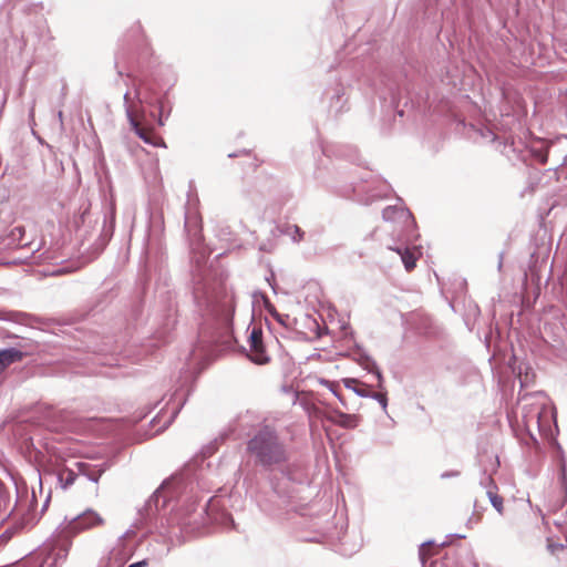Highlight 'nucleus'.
Returning <instances> with one entry per match:
<instances>
[{
    "label": "nucleus",
    "mask_w": 567,
    "mask_h": 567,
    "mask_svg": "<svg viewBox=\"0 0 567 567\" xmlns=\"http://www.w3.org/2000/svg\"><path fill=\"white\" fill-rule=\"evenodd\" d=\"M146 565H147L146 560H141V561L131 564L128 567H145Z\"/></svg>",
    "instance_id": "nucleus-32"
},
{
    "label": "nucleus",
    "mask_w": 567,
    "mask_h": 567,
    "mask_svg": "<svg viewBox=\"0 0 567 567\" xmlns=\"http://www.w3.org/2000/svg\"><path fill=\"white\" fill-rule=\"evenodd\" d=\"M369 398H372V399L377 400L380 403V405L382 406V409L384 411L386 410L388 398H386L385 393H378V392H371L370 391V396Z\"/></svg>",
    "instance_id": "nucleus-24"
},
{
    "label": "nucleus",
    "mask_w": 567,
    "mask_h": 567,
    "mask_svg": "<svg viewBox=\"0 0 567 567\" xmlns=\"http://www.w3.org/2000/svg\"><path fill=\"white\" fill-rule=\"evenodd\" d=\"M481 484L483 486H485L487 488L486 491V495L488 496L489 498V502L492 504V506L499 513V514H503V509H504V506H503V498L494 492V489L496 488L492 477L489 475H486L484 473V476L483 478L481 480Z\"/></svg>",
    "instance_id": "nucleus-9"
},
{
    "label": "nucleus",
    "mask_w": 567,
    "mask_h": 567,
    "mask_svg": "<svg viewBox=\"0 0 567 567\" xmlns=\"http://www.w3.org/2000/svg\"><path fill=\"white\" fill-rule=\"evenodd\" d=\"M186 398L182 392L176 391L169 399L168 404H172V414L166 425L169 424L176 415L179 413L181 409L185 404Z\"/></svg>",
    "instance_id": "nucleus-14"
},
{
    "label": "nucleus",
    "mask_w": 567,
    "mask_h": 567,
    "mask_svg": "<svg viewBox=\"0 0 567 567\" xmlns=\"http://www.w3.org/2000/svg\"><path fill=\"white\" fill-rule=\"evenodd\" d=\"M347 100L344 99V90L341 85H337L333 94L330 96V112L338 114L344 110Z\"/></svg>",
    "instance_id": "nucleus-12"
},
{
    "label": "nucleus",
    "mask_w": 567,
    "mask_h": 567,
    "mask_svg": "<svg viewBox=\"0 0 567 567\" xmlns=\"http://www.w3.org/2000/svg\"><path fill=\"white\" fill-rule=\"evenodd\" d=\"M519 408L525 427L529 431L533 427L540 429V419L546 411V395L536 391L533 393H518Z\"/></svg>",
    "instance_id": "nucleus-4"
},
{
    "label": "nucleus",
    "mask_w": 567,
    "mask_h": 567,
    "mask_svg": "<svg viewBox=\"0 0 567 567\" xmlns=\"http://www.w3.org/2000/svg\"><path fill=\"white\" fill-rule=\"evenodd\" d=\"M390 189H391L390 185L386 184L385 182H382L380 184V186H379V190L378 192H371L369 194L368 198L364 200V204L368 205V204H371L375 199H379V198L388 196Z\"/></svg>",
    "instance_id": "nucleus-19"
},
{
    "label": "nucleus",
    "mask_w": 567,
    "mask_h": 567,
    "mask_svg": "<svg viewBox=\"0 0 567 567\" xmlns=\"http://www.w3.org/2000/svg\"><path fill=\"white\" fill-rule=\"evenodd\" d=\"M382 217L385 221L399 225V237H409V233L415 224L411 212L408 208L398 205L385 207L382 212Z\"/></svg>",
    "instance_id": "nucleus-6"
},
{
    "label": "nucleus",
    "mask_w": 567,
    "mask_h": 567,
    "mask_svg": "<svg viewBox=\"0 0 567 567\" xmlns=\"http://www.w3.org/2000/svg\"><path fill=\"white\" fill-rule=\"evenodd\" d=\"M390 249L394 250L401 258L405 269L411 271L415 267V262L417 259L415 248L410 249L406 247H390Z\"/></svg>",
    "instance_id": "nucleus-11"
},
{
    "label": "nucleus",
    "mask_w": 567,
    "mask_h": 567,
    "mask_svg": "<svg viewBox=\"0 0 567 567\" xmlns=\"http://www.w3.org/2000/svg\"><path fill=\"white\" fill-rule=\"evenodd\" d=\"M10 502V494L4 484L0 481V506L7 508Z\"/></svg>",
    "instance_id": "nucleus-22"
},
{
    "label": "nucleus",
    "mask_w": 567,
    "mask_h": 567,
    "mask_svg": "<svg viewBox=\"0 0 567 567\" xmlns=\"http://www.w3.org/2000/svg\"><path fill=\"white\" fill-rule=\"evenodd\" d=\"M288 236L291 237V239L295 241V243H299L300 240H302L303 238V235L305 233L301 230V228L297 225H290V226H287L286 228V231H285Z\"/></svg>",
    "instance_id": "nucleus-20"
},
{
    "label": "nucleus",
    "mask_w": 567,
    "mask_h": 567,
    "mask_svg": "<svg viewBox=\"0 0 567 567\" xmlns=\"http://www.w3.org/2000/svg\"><path fill=\"white\" fill-rule=\"evenodd\" d=\"M457 476H460V472H458V471H455V470H453V471H446V472H443V473L440 475V477H441L442 480L453 478V477H457Z\"/></svg>",
    "instance_id": "nucleus-28"
},
{
    "label": "nucleus",
    "mask_w": 567,
    "mask_h": 567,
    "mask_svg": "<svg viewBox=\"0 0 567 567\" xmlns=\"http://www.w3.org/2000/svg\"><path fill=\"white\" fill-rule=\"evenodd\" d=\"M482 138L488 143H492L496 138V134L488 127H482L477 131Z\"/></svg>",
    "instance_id": "nucleus-23"
},
{
    "label": "nucleus",
    "mask_w": 567,
    "mask_h": 567,
    "mask_svg": "<svg viewBox=\"0 0 567 567\" xmlns=\"http://www.w3.org/2000/svg\"><path fill=\"white\" fill-rule=\"evenodd\" d=\"M333 422L344 429H354L358 425L359 419L354 414L337 411Z\"/></svg>",
    "instance_id": "nucleus-13"
},
{
    "label": "nucleus",
    "mask_w": 567,
    "mask_h": 567,
    "mask_svg": "<svg viewBox=\"0 0 567 567\" xmlns=\"http://www.w3.org/2000/svg\"><path fill=\"white\" fill-rule=\"evenodd\" d=\"M103 524L104 519L102 516L95 511L89 508L69 520L65 519L62 527V533L65 535H75Z\"/></svg>",
    "instance_id": "nucleus-5"
},
{
    "label": "nucleus",
    "mask_w": 567,
    "mask_h": 567,
    "mask_svg": "<svg viewBox=\"0 0 567 567\" xmlns=\"http://www.w3.org/2000/svg\"><path fill=\"white\" fill-rule=\"evenodd\" d=\"M321 383L324 384L326 386H328L329 390L341 401L340 394L337 390L338 385L336 383L328 381V380H322Z\"/></svg>",
    "instance_id": "nucleus-26"
},
{
    "label": "nucleus",
    "mask_w": 567,
    "mask_h": 567,
    "mask_svg": "<svg viewBox=\"0 0 567 567\" xmlns=\"http://www.w3.org/2000/svg\"><path fill=\"white\" fill-rule=\"evenodd\" d=\"M127 120L135 132V134L143 140L146 144L159 147H165V142L163 138L155 136L152 132L142 127L137 120L135 118L133 112L127 107Z\"/></svg>",
    "instance_id": "nucleus-8"
},
{
    "label": "nucleus",
    "mask_w": 567,
    "mask_h": 567,
    "mask_svg": "<svg viewBox=\"0 0 567 567\" xmlns=\"http://www.w3.org/2000/svg\"><path fill=\"white\" fill-rule=\"evenodd\" d=\"M169 485V482H164L138 511L141 526L150 532L156 530L171 539L199 533L204 524L205 507L198 512L194 504H189L185 508L172 509L167 515L166 506L173 495Z\"/></svg>",
    "instance_id": "nucleus-1"
},
{
    "label": "nucleus",
    "mask_w": 567,
    "mask_h": 567,
    "mask_svg": "<svg viewBox=\"0 0 567 567\" xmlns=\"http://www.w3.org/2000/svg\"><path fill=\"white\" fill-rule=\"evenodd\" d=\"M503 266V261H502V255L499 256V261H498V269H501Z\"/></svg>",
    "instance_id": "nucleus-39"
},
{
    "label": "nucleus",
    "mask_w": 567,
    "mask_h": 567,
    "mask_svg": "<svg viewBox=\"0 0 567 567\" xmlns=\"http://www.w3.org/2000/svg\"><path fill=\"white\" fill-rule=\"evenodd\" d=\"M220 522L225 526V528H234L235 527L233 517L227 513L220 514Z\"/></svg>",
    "instance_id": "nucleus-25"
},
{
    "label": "nucleus",
    "mask_w": 567,
    "mask_h": 567,
    "mask_svg": "<svg viewBox=\"0 0 567 567\" xmlns=\"http://www.w3.org/2000/svg\"><path fill=\"white\" fill-rule=\"evenodd\" d=\"M518 378H519V382H520V388H525V386L528 385V383L532 380L533 375L529 377V373L526 372L525 375L523 377L522 375V371L519 370Z\"/></svg>",
    "instance_id": "nucleus-27"
},
{
    "label": "nucleus",
    "mask_w": 567,
    "mask_h": 567,
    "mask_svg": "<svg viewBox=\"0 0 567 567\" xmlns=\"http://www.w3.org/2000/svg\"><path fill=\"white\" fill-rule=\"evenodd\" d=\"M249 353L248 358L256 364H266L269 362L270 358L266 352L264 341H262V331L258 327H252L249 338Z\"/></svg>",
    "instance_id": "nucleus-7"
},
{
    "label": "nucleus",
    "mask_w": 567,
    "mask_h": 567,
    "mask_svg": "<svg viewBox=\"0 0 567 567\" xmlns=\"http://www.w3.org/2000/svg\"><path fill=\"white\" fill-rule=\"evenodd\" d=\"M123 100H124L125 112L127 113V107L132 111L131 106L128 105L130 92L124 93Z\"/></svg>",
    "instance_id": "nucleus-30"
},
{
    "label": "nucleus",
    "mask_w": 567,
    "mask_h": 567,
    "mask_svg": "<svg viewBox=\"0 0 567 567\" xmlns=\"http://www.w3.org/2000/svg\"><path fill=\"white\" fill-rule=\"evenodd\" d=\"M189 218H190V217H189V213L187 212V213H186V216H185V219H186V220H185V224H186V225L188 224Z\"/></svg>",
    "instance_id": "nucleus-37"
},
{
    "label": "nucleus",
    "mask_w": 567,
    "mask_h": 567,
    "mask_svg": "<svg viewBox=\"0 0 567 567\" xmlns=\"http://www.w3.org/2000/svg\"><path fill=\"white\" fill-rule=\"evenodd\" d=\"M76 477L78 474L75 472L65 468L58 474V482L63 489H66L74 484Z\"/></svg>",
    "instance_id": "nucleus-17"
},
{
    "label": "nucleus",
    "mask_w": 567,
    "mask_h": 567,
    "mask_svg": "<svg viewBox=\"0 0 567 567\" xmlns=\"http://www.w3.org/2000/svg\"><path fill=\"white\" fill-rule=\"evenodd\" d=\"M363 368L369 372L377 377L378 379V385L381 386V383L383 381L381 371L379 370L377 363L374 360H372L370 357H364V361L361 363Z\"/></svg>",
    "instance_id": "nucleus-18"
},
{
    "label": "nucleus",
    "mask_w": 567,
    "mask_h": 567,
    "mask_svg": "<svg viewBox=\"0 0 567 567\" xmlns=\"http://www.w3.org/2000/svg\"><path fill=\"white\" fill-rule=\"evenodd\" d=\"M431 544H432V542H427V543H424V544L421 545L419 554H420V558H421L422 561L425 560L426 555H427L426 554V546H429Z\"/></svg>",
    "instance_id": "nucleus-29"
},
{
    "label": "nucleus",
    "mask_w": 567,
    "mask_h": 567,
    "mask_svg": "<svg viewBox=\"0 0 567 567\" xmlns=\"http://www.w3.org/2000/svg\"><path fill=\"white\" fill-rule=\"evenodd\" d=\"M175 82H176V79L173 76V78L169 80V82H168L167 91H168L172 86H174Z\"/></svg>",
    "instance_id": "nucleus-34"
},
{
    "label": "nucleus",
    "mask_w": 567,
    "mask_h": 567,
    "mask_svg": "<svg viewBox=\"0 0 567 567\" xmlns=\"http://www.w3.org/2000/svg\"><path fill=\"white\" fill-rule=\"evenodd\" d=\"M16 231H18L20 235L23 233V228L22 227H16L12 231V235L16 234Z\"/></svg>",
    "instance_id": "nucleus-35"
},
{
    "label": "nucleus",
    "mask_w": 567,
    "mask_h": 567,
    "mask_svg": "<svg viewBox=\"0 0 567 567\" xmlns=\"http://www.w3.org/2000/svg\"><path fill=\"white\" fill-rule=\"evenodd\" d=\"M548 548L551 553H555L556 549H561L563 548V545L560 544H550L548 545Z\"/></svg>",
    "instance_id": "nucleus-31"
},
{
    "label": "nucleus",
    "mask_w": 567,
    "mask_h": 567,
    "mask_svg": "<svg viewBox=\"0 0 567 567\" xmlns=\"http://www.w3.org/2000/svg\"><path fill=\"white\" fill-rule=\"evenodd\" d=\"M58 118H59L60 127L62 128L63 127V112L62 111L58 112Z\"/></svg>",
    "instance_id": "nucleus-33"
},
{
    "label": "nucleus",
    "mask_w": 567,
    "mask_h": 567,
    "mask_svg": "<svg viewBox=\"0 0 567 567\" xmlns=\"http://www.w3.org/2000/svg\"><path fill=\"white\" fill-rule=\"evenodd\" d=\"M167 91L164 96L157 100L158 107V125L163 126L165 120L169 116L172 112V106L166 102Z\"/></svg>",
    "instance_id": "nucleus-16"
},
{
    "label": "nucleus",
    "mask_w": 567,
    "mask_h": 567,
    "mask_svg": "<svg viewBox=\"0 0 567 567\" xmlns=\"http://www.w3.org/2000/svg\"><path fill=\"white\" fill-rule=\"evenodd\" d=\"M23 353L16 348L0 350V374L12 363L22 359Z\"/></svg>",
    "instance_id": "nucleus-10"
},
{
    "label": "nucleus",
    "mask_w": 567,
    "mask_h": 567,
    "mask_svg": "<svg viewBox=\"0 0 567 567\" xmlns=\"http://www.w3.org/2000/svg\"><path fill=\"white\" fill-rule=\"evenodd\" d=\"M247 450L254 456L255 463L265 468L280 465L288 460L285 444L277 433L268 426L259 430L248 441Z\"/></svg>",
    "instance_id": "nucleus-3"
},
{
    "label": "nucleus",
    "mask_w": 567,
    "mask_h": 567,
    "mask_svg": "<svg viewBox=\"0 0 567 567\" xmlns=\"http://www.w3.org/2000/svg\"><path fill=\"white\" fill-rule=\"evenodd\" d=\"M199 308L218 319L225 327H230L235 313V295L225 286L197 281L193 290Z\"/></svg>",
    "instance_id": "nucleus-2"
},
{
    "label": "nucleus",
    "mask_w": 567,
    "mask_h": 567,
    "mask_svg": "<svg viewBox=\"0 0 567 567\" xmlns=\"http://www.w3.org/2000/svg\"><path fill=\"white\" fill-rule=\"evenodd\" d=\"M272 313H274V316H275V317H276L280 322H282V320L280 319L279 313H277L276 311H274Z\"/></svg>",
    "instance_id": "nucleus-38"
},
{
    "label": "nucleus",
    "mask_w": 567,
    "mask_h": 567,
    "mask_svg": "<svg viewBox=\"0 0 567 567\" xmlns=\"http://www.w3.org/2000/svg\"><path fill=\"white\" fill-rule=\"evenodd\" d=\"M78 465H79L80 471H81L84 475H86V476H87V478H89L90 481H92V482H94V483H97V482H99V480H100V477H101V471H99V472H96V473H95V472H94V473H93V472H86V470H87V467H89L86 464H84V463H78Z\"/></svg>",
    "instance_id": "nucleus-21"
},
{
    "label": "nucleus",
    "mask_w": 567,
    "mask_h": 567,
    "mask_svg": "<svg viewBox=\"0 0 567 567\" xmlns=\"http://www.w3.org/2000/svg\"><path fill=\"white\" fill-rule=\"evenodd\" d=\"M540 162H542L543 164H545V163L547 162V155H542V156H540Z\"/></svg>",
    "instance_id": "nucleus-36"
},
{
    "label": "nucleus",
    "mask_w": 567,
    "mask_h": 567,
    "mask_svg": "<svg viewBox=\"0 0 567 567\" xmlns=\"http://www.w3.org/2000/svg\"><path fill=\"white\" fill-rule=\"evenodd\" d=\"M343 383L347 389L352 390L358 396H361V398L370 396V390L367 388V385L360 384L358 380L344 379Z\"/></svg>",
    "instance_id": "nucleus-15"
}]
</instances>
